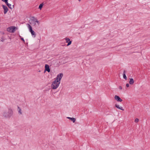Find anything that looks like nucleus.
<instances>
[{"label": "nucleus", "instance_id": "obj_1", "mask_svg": "<svg viewBox=\"0 0 150 150\" xmlns=\"http://www.w3.org/2000/svg\"><path fill=\"white\" fill-rule=\"evenodd\" d=\"M13 111L12 109H9L8 112H4L3 114V116L5 117H10L13 115Z\"/></svg>", "mask_w": 150, "mask_h": 150}, {"label": "nucleus", "instance_id": "obj_2", "mask_svg": "<svg viewBox=\"0 0 150 150\" xmlns=\"http://www.w3.org/2000/svg\"><path fill=\"white\" fill-rule=\"evenodd\" d=\"M60 83V82H57V81L55 80L52 83L51 85L52 88L53 89H55L57 88L59 86Z\"/></svg>", "mask_w": 150, "mask_h": 150}, {"label": "nucleus", "instance_id": "obj_3", "mask_svg": "<svg viewBox=\"0 0 150 150\" xmlns=\"http://www.w3.org/2000/svg\"><path fill=\"white\" fill-rule=\"evenodd\" d=\"M16 28L15 26H11L7 28V30L10 33H14L16 30Z\"/></svg>", "mask_w": 150, "mask_h": 150}, {"label": "nucleus", "instance_id": "obj_4", "mask_svg": "<svg viewBox=\"0 0 150 150\" xmlns=\"http://www.w3.org/2000/svg\"><path fill=\"white\" fill-rule=\"evenodd\" d=\"M63 76V74L62 73H60L57 76L56 80L57 81V82H60Z\"/></svg>", "mask_w": 150, "mask_h": 150}, {"label": "nucleus", "instance_id": "obj_5", "mask_svg": "<svg viewBox=\"0 0 150 150\" xmlns=\"http://www.w3.org/2000/svg\"><path fill=\"white\" fill-rule=\"evenodd\" d=\"M31 21H33L34 22L33 23L34 25H35V22H36L39 25V22L38 20L34 16H32L31 18Z\"/></svg>", "mask_w": 150, "mask_h": 150}, {"label": "nucleus", "instance_id": "obj_6", "mask_svg": "<svg viewBox=\"0 0 150 150\" xmlns=\"http://www.w3.org/2000/svg\"><path fill=\"white\" fill-rule=\"evenodd\" d=\"M2 6L4 9V14H6L8 11V9L7 7L5 5H2Z\"/></svg>", "mask_w": 150, "mask_h": 150}, {"label": "nucleus", "instance_id": "obj_7", "mask_svg": "<svg viewBox=\"0 0 150 150\" xmlns=\"http://www.w3.org/2000/svg\"><path fill=\"white\" fill-rule=\"evenodd\" d=\"M50 70L49 65L47 64H46L45 66V71H47L48 72H50Z\"/></svg>", "mask_w": 150, "mask_h": 150}, {"label": "nucleus", "instance_id": "obj_8", "mask_svg": "<svg viewBox=\"0 0 150 150\" xmlns=\"http://www.w3.org/2000/svg\"><path fill=\"white\" fill-rule=\"evenodd\" d=\"M115 99L118 102H121L122 100L118 96L115 95Z\"/></svg>", "mask_w": 150, "mask_h": 150}, {"label": "nucleus", "instance_id": "obj_9", "mask_svg": "<svg viewBox=\"0 0 150 150\" xmlns=\"http://www.w3.org/2000/svg\"><path fill=\"white\" fill-rule=\"evenodd\" d=\"M65 40H66V42L68 43L67 46H68L70 45L71 43V41H70V39L67 38H65Z\"/></svg>", "mask_w": 150, "mask_h": 150}, {"label": "nucleus", "instance_id": "obj_10", "mask_svg": "<svg viewBox=\"0 0 150 150\" xmlns=\"http://www.w3.org/2000/svg\"><path fill=\"white\" fill-rule=\"evenodd\" d=\"M26 25L29 29V30L30 32L33 30H32V26L29 24L27 23V24Z\"/></svg>", "mask_w": 150, "mask_h": 150}, {"label": "nucleus", "instance_id": "obj_11", "mask_svg": "<svg viewBox=\"0 0 150 150\" xmlns=\"http://www.w3.org/2000/svg\"><path fill=\"white\" fill-rule=\"evenodd\" d=\"M115 106L117 108L121 110H124V109L122 107H120L119 105L117 104L115 105Z\"/></svg>", "mask_w": 150, "mask_h": 150}, {"label": "nucleus", "instance_id": "obj_12", "mask_svg": "<svg viewBox=\"0 0 150 150\" xmlns=\"http://www.w3.org/2000/svg\"><path fill=\"white\" fill-rule=\"evenodd\" d=\"M67 118L69 120H70L71 121H72L73 123L76 120V119L75 118H71L70 117H67Z\"/></svg>", "mask_w": 150, "mask_h": 150}, {"label": "nucleus", "instance_id": "obj_13", "mask_svg": "<svg viewBox=\"0 0 150 150\" xmlns=\"http://www.w3.org/2000/svg\"><path fill=\"white\" fill-rule=\"evenodd\" d=\"M30 32L31 33L32 36L33 37H34V38L35 37V36H36V34H35V32L33 30L30 31Z\"/></svg>", "mask_w": 150, "mask_h": 150}, {"label": "nucleus", "instance_id": "obj_14", "mask_svg": "<svg viewBox=\"0 0 150 150\" xmlns=\"http://www.w3.org/2000/svg\"><path fill=\"white\" fill-rule=\"evenodd\" d=\"M134 81L133 79L131 78V79H130L129 83H130V84H131V85L133 84L134 83Z\"/></svg>", "mask_w": 150, "mask_h": 150}, {"label": "nucleus", "instance_id": "obj_15", "mask_svg": "<svg viewBox=\"0 0 150 150\" xmlns=\"http://www.w3.org/2000/svg\"><path fill=\"white\" fill-rule=\"evenodd\" d=\"M125 71L124 70L123 73V77L126 80L127 79V77L125 75Z\"/></svg>", "mask_w": 150, "mask_h": 150}, {"label": "nucleus", "instance_id": "obj_16", "mask_svg": "<svg viewBox=\"0 0 150 150\" xmlns=\"http://www.w3.org/2000/svg\"><path fill=\"white\" fill-rule=\"evenodd\" d=\"M7 6H8L9 8L11 9H12L13 8L14 5H13L12 6L10 4H8Z\"/></svg>", "mask_w": 150, "mask_h": 150}, {"label": "nucleus", "instance_id": "obj_17", "mask_svg": "<svg viewBox=\"0 0 150 150\" xmlns=\"http://www.w3.org/2000/svg\"><path fill=\"white\" fill-rule=\"evenodd\" d=\"M17 110L19 114H22V112L21 111V109L18 106Z\"/></svg>", "mask_w": 150, "mask_h": 150}, {"label": "nucleus", "instance_id": "obj_18", "mask_svg": "<svg viewBox=\"0 0 150 150\" xmlns=\"http://www.w3.org/2000/svg\"><path fill=\"white\" fill-rule=\"evenodd\" d=\"M43 5V3L40 4L38 8H39L40 10H41L42 8Z\"/></svg>", "mask_w": 150, "mask_h": 150}, {"label": "nucleus", "instance_id": "obj_19", "mask_svg": "<svg viewBox=\"0 0 150 150\" xmlns=\"http://www.w3.org/2000/svg\"><path fill=\"white\" fill-rule=\"evenodd\" d=\"M19 36L21 40H22L24 43H25V40L20 35H19Z\"/></svg>", "mask_w": 150, "mask_h": 150}, {"label": "nucleus", "instance_id": "obj_20", "mask_svg": "<svg viewBox=\"0 0 150 150\" xmlns=\"http://www.w3.org/2000/svg\"><path fill=\"white\" fill-rule=\"evenodd\" d=\"M138 121H139V119L138 118H136L134 122H135L137 123V122H138Z\"/></svg>", "mask_w": 150, "mask_h": 150}, {"label": "nucleus", "instance_id": "obj_21", "mask_svg": "<svg viewBox=\"0 0 150 150\" xmlns=\"http://www.w3.org/2000/svg\"><path fill=\"white\" fill-rule=\"evenodd\" d=\"M129 83H127L126 85V86L127 87H128L129 86Z\"/></svg>", "mask_w": 150, "mask_h": 150}, {"label": "nucleus", "instance_id": "obj_22", "mask_svg": "<svg viewBox=\"0 0 150 150\" xmlns=\"http://www.w3.org/2000/svg\"><path fill=\"white\" fill-rule=\"evenodd\" d=\"M8 1H6H6L5 2L7 5H8V4H9V3H8Z\"/></svg>", "mask_w": 150, "mask_h": 150}, {"label": "nucleus", "instance_id": "obj_23", "mask_svg": "<svg viewBox=\"0 0 150 150\" xmlns=\"http://www.w3.org/2000/svg\"><path fill=\"white\" fill-rule=\"evenodd\" d=\"M119 89L120 90H122V87L121 86H120L119 87Z\"/></svg>", "mask_w": 150, "mask_h": 150}, {"label": "nucleus", "instance_id": "obj_24", "mask_svg": "<svg viewBox=\"0 0 150 150\" xmlns=\"http://www.w3.org/2000/svg\"><path fill=\"white\" fill-rule=\"evenodd\" d=\"M3 1L4 2H6L7 1H8V0H1Z\"/></svg>", "mask_w": 150, "mask_h": 150}, {"label": "nucleus", "instance_id": "obj_25", "mask_svg": "<svg viewBox=\"0 0 150 150\" xmlns=\"http://www.w3.org/2000/svg\"><path fill=\"white\" fill-rule=\"evenodd\" d=\"M1 41H2V42H3V41H4V40H2Z\"/></svg>", "mask_w": 150, "mask_h": 150}, {"label": "nucleus", "instance_id": "obj_26", "mask_svg": "<svg viewBox=\"0 0 150 150\" xmlns=\"http://www.w3.org/2000/svg\"><path fill=\"white\" fill-rule=\"evenodd\" d=\"M30 24H31V23H30Z\"/></svg>", "mask_w": 150, "mask_h": 150}, {"label": "nucleus", "instance_id": "obj_27", "mask_svg": "<svg viewBox=\"0 0 150 150\" xmlns=\"http://www.w3.org/2000/svg\"><path fill=\"white\" fill-rule=\"evenodd\" d=\"M81 0H79V1H80Z\"/></svg>", "mask_w": 150, "mask_h": 150}]
</instances>
